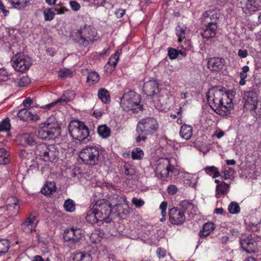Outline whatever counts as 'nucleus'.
<instances>
[{
  "label": "nucleus",
  "mask_w": 261,
  "mask_h": 261,
  "mask_svg": "<svg viewBox=\"0 0 261 261\" xmlns=\"http://www.w3.org/2000/svg\"><path fill=\"white\" fill-rule=\"evenodd\" d=\"M206 96L209 106L221 116L227 115L233 108V91H226L224 88L217 86L210 89Z\"/></svg>",
  "instance_id": "nucleus-1"
},
{
  "label": "nucleus",
  "mask_w": 261,
  "mask_h": 261,
  "mask_svg": "<svg viewBox=\"0 0 261 261\" xmlns=\"http://www.w3.org/2000/svg\"><path fill=\"white\" fill-rule=\"evenodd\" d=\"M60 134V125L54 116H50L45 122L40 124L36 132L37 137L45 141L53 140Z\"/></svg>",
  "instance_id": "nucleus-2"
},
{
  "label": "nucleus",
  "mask_w": 261,
  "mask_h": 261,
  "mask_svg": "<svg viewBox=\"0 0 261 261\" xmlns=\"http://www.w3.org/2000/svg\"><path fill=\"white\" fill-rule=\"evenodd\" d=\"M141 100L139 94L130 90L123 94L120 99V105L124 111L135 113L142 109V106L140 105Z\"/></svg>",
  "instance_id": "nucleus-3"
},
{
  "label": "nucleus",
  "mask_w": 261,
  "mask_h": 261,
  "mask_svg": "<svg viewBox=\"0 0 261 261\" xmlns=\"http://www.w3.org/2000/svg\"><path fill=\"white\" fill-rule=\"evenodd\" d=\"M116 198L119 203H116L113 204L109 201H105L102 199L98 200L94 205V210L97 211V215H99L101 217V220L104 221L108 218L112 212L113 207H114L122 203H125L128 205V202L127 201L125 196L123 195L116 196Z\"/></svg>",
  "instance_id": "nucleus-4"
},
{
  "label": "nucleus",
  "mask_w": 261,
  "mask_h": 261,
  "mask_svg": "<svg viewBox=\"0 0 261 261\" xmlns=\"http://www.w3.org/2000/svg\"><path fill=\"white\" fill-rule=\"evenodd\" d=\"M35 154L44 162H55L57 161L59 152L56 145L41 143L36 147Z\"/></svg>",
  "instance_id": "nucleus-5"
},
{
  "label": "nucleus",
  "mask_w": 261,
  "mask_h": 261,
  "mask_svg": "<svg viewBox=\"0 0 261 261\" xmlns=\"http://www.w3.org/2000/svg\"><path fill=\"white\" fill-rule=\"evenodd\" d=\"M68 130L70 136L74 139L80 141H84L89 136V131L85 123L79 120H73L70 121L68 125Z\"/></svg>",
  "instance_id": "nucleus-6"
},
{
  "label": "nucleus",
  "mask_w": 261,
  "mask_h": 261,
  "mask_svg": "<svg viewBox=\"0 0 261 261\" xmlns=\"http://www.w3.org/2000/svg\"><path fill=\"white\" fill-rule=\"evenodd\" d=\"M80 158L84 164L94 166L98 164L99 158V149L96 146L88 145L80 151Z\"/></svg>",
  "instance_id": "nucleus-7"
},
{
  "label": "nucleus",
  "mask_w": 261,
  "mask_h": 261,
  "mask_svg": "<svg viewBox=\"0 0 261 261\" xmlns=\"http://www.w3.org/2000/svg\"><path fill=\"white\" fill-rule=\"evenodd\" d=\"M96 34L94 28L86 25L76 33V40L79 44L86 46L93 43Z\"/></svg>",
  "instance_id": "nucleus-8"
},
{
  "label": "nucleus",
  "mask_w": 261,
  "mask_h": 261,
  "mask_svg": "<svg viewBox=\"0 0 261 261\" xmlns=\"http://www.w3.org/2000/svg\"><path fill=\"white\" fill-rule=\"evenodd\" d=\"M158 128L159 124L156 119L152 117H146L139 121L136 131L139 135H148L155 132Z\"/></svg>",
  "instance_id": "nucleus-9"
},
{
  "label": "nucleus",
  "mask_w": 261,
  "mask_h": 261,
  "mask_svg": "<svg viewBox=\"0 0 261 261\" xmlns=\"http://www.w3.org/2000/svg\"><path fill=\"white\" fill-rule=\"evenodd\" d=\"M155 171L156 175H160L161 178H163L168 177L170 173L174 175L178 173L177 169L171 164L170 160L168 158L160 160L157 164Z\"/></svg>",
  "instance_id": "nucleus-10"
},
{
  "label": "nucleus",
  "mask_w": 261,
  "mask_h": 261,
  "mask_svg": "<svg viewBox=\"0 0 261 261\" xmlns=\"http://www.w3.org/2000/svg\"><path fill=\"white\" fill-rule=\"evenodd\" d=\"M11 62L14 69L21 72L28 70L32 65L31 59L28 56L21 54L13 56Z\"/></svg>",
  "instance_id": "nucleus-11"
},
{
  "label": "nucleus",
  "mask_w": 261,
  "mask_h": 261,
  "mask_svg": "<svg viewBox=\"0 0 261 261\" xmlns=\"http://www.w3.org/2000/svg\"><path fill=\"white\" fill-rule=\"evenodd\" d=\"M143 91L147 97L158 98L159 94V88L157 81L153 80L146 81L145 79L143 86Z\"/></svg>",
  "instance_id": "nucleus-12"
},
{
  "label": "nucleus",
  "mask_w": 261,
  "mask_h": 261,
  "mask_svg": "<svg viewBox=\"0 0 261 261\" xmlns=\"http://www.w3.org/2000/svg\"><path fill=\"white\" fill-rule=\"evenodd\" d=\"M169 216L170 222L173 225L182 224L186 220L185 212L177 207L169 210Z\"/></svg>",
  "instance_id": "nucleus-13"
},
{
  "label": "nucleus",
  "mask_w": 261,
  "mask_h": 261,
  "mask_svg": "<svg viewBox=\"0 0 261 261\" xmlns=\"http://www.w3.org/2000/svg\"><path fill=\"white\" fill-rule=\"evenodd\" d=\"M82 231L79 228L71 227L64 231V239L72 244L77 243L82 237Z\"/></svg>",
  "instance_id": "nucleus-14"
},
{
  "label": "nucleus",
  "mask_w": 261,
  "mask_h": 261,
  "mask_svg": "<svg viewBox=\"0 0 261 261\" xmlns=\"http://www.w3.org/2000/svg\"><path fill=\"white\" fill-rule=\"evenodd\" d=\"M242 249L248 253H255L257 251V243L254 236L251 235L241 240Z\"/></svg>",
  "instance_id": "nucleus-15"
},
{
  "label": "nucleus",
  "mask_w": 261,
  "mask_h": 261,
  "mask_svg": "<svg viewBox=\"0 0 261 261\" xmlns=\"http://www.w3.org/2000/svg\"><path fill=\"white\" fill-rule=\"evenodd\" d=\"M18 139L19 140V144L24 147L30 146L32 147L33 151L35 153V150L36 147L39 145V143H38L36 141L35 136L32 134H23L20 135Z\"/></svg>",
  "instance_id": "nucleus-16"
},
{
  "label": "nucleus",
  "mask_w": 261,
  "mask_h": 261,
  "mask_svg": "<svg viewBox=\"0 0 261 261\" xmlns=\"http://www.w3.org/2000/svg\"><path fill=\"white\" fill-rule=\"evenodd\" d=\"M220 13L218 10H210L203 14L204 25H217Z\"/></svg>",
  "instance_id": "nucleus-17"
},
{
  "label": "nucleus",
  "mask_w": 261,
  "mask_h": 261,
  "mask_svg": "<svg viewBox=\"0 0 261 261\" xmlns=\"http://www.w3.org/2000/svg\"><path fill=\"white\" fill-rule=\"evenodd\" d=\"M225 60L222 58L214 57L208 59V68L213 71H219L223 68Z\"/></svg>",
  "instance_id": "nucleus-18"
},
{
  "label": "nucleus",
  "mask_w": 261,
  "mask_h": 261,
  "mask_svg": "<svg viewBox=\"0 0 261 261\" xmlns=\"http://www.w3.org/2000/svg\"><path fill=\"white\" fill-rule=\"evenodd\" d=\"M243 99L244 106L249 109L258 101L257 94L252 90L245 92Z\"/></svg>",
  "instance_id": "nucleus-19"
},
{
  "label": "nucleus",
  "mask_w": 261,
  "mask_h": 261,
  "mask_svg": "<svg viewBox=\"0 0 261 261\" xmlns=\"http://www.w3.org/2000/svg\"><path fill=\"white\" fill-rule=\"evenodd\" d=\"M35 221V217L34 216L28 217L21 224V229L25 233H31L32 231H34L36 228L37 224Z\"/></svg>",
  "instance_id": "nucleus-20"
},
{
  "label": "nucleus",
  "mask_w": 261,
  "mask_h": 261,
  "mask_svg": "<svg viewBox=\"0 0 261 261\" xmlns=\"http://www.w3.org/2000/svg\"><path fill=\"white\" fill-rule=\"evenodd\" d=\"M17 116L20 120L26 121L29 120L38 119V115L35 113L29 111L28 109L24 108L20 110L17 113Z\"/></svg>",
  "instance_id": "nucleus-21"
},
{
  "label": "nucleus",
  "mask_w": 261,
  "mask_h": 261,
  "mask_svg": "<svg viewBox=\"0 0 261 261\" xmlns=\"http://www.w3.org/2000/svg\"><path fill=\"white\" fill-rule=\"evenodd\" d=\"M205 28L201 33L203 38L208 39L213 38L216 35V31L218 28L217 25H204Z\"/></svg>",
  "instance_id": "nucleus-22"
},
{
  "label": "nucleus",
  "mask_w": 261,
  "mask_h": 261,
  "mask_svg": "<svg viewBox=\"0 0 261 261\" xmlns=\"http://www.w3.org/2000/svg\"><path fill=\"white\" fill-rule=\"evenodd\" d=\"M179 205L183 209V211L187 212L188 214L194 215L196 212L197 207L191 200H182L180 202Z\"/></svg>",
  "instance_id": "nucleus-23"
},
{
  "label": "nucleus",
  "mask_w": 261,
  "mask_h": 261,
  "mask_svg": "<svg viewBox=\"0 0 261 261\" xmlns=\"http://www.w3.org/2000/svg\"><path fill=\"white\" fill-rule=\"evenodd\" d=\"M14 8L21 10L31 5V0H7Z\"/></svg>",
  "instance_id": "nucleus-24"
},
{
  "label": "nucleus",
  "mask_w": 261,
  "mask_h": 261,
  "mask_svg": "<svg viewBox=\"0 0 261 261\" xmlns=\"http://www.w3.org/2000/svg\"><path fill=\"white\" fill-rule=\"evenodd\" d=\"M75 94L72 90H67L64 92L62 96L57 99V101L62 106L66 105L68 101L73 100Z\"/></svg>",
  "instance_id": "nucleus-25"
},
{
  "label": "nucleus",
  "mask_w": 261,
  "mask_h": 261,
  "mask_svg": "<svg viewBox=\"0 0 261 261\" xmlns=\"http://www.w3.org/2000/svg\"><path fill=\"white\" fill-rule=\"evenodd\" d=\"M229 189V185L224 181H221L216 187V197L218 198L221 196L227 194Z\"/></svg>",
  "instance_id": "nucleus-26"
},
{
  "label": "nucleus",
  "mask_w": 261,
  "mask_h": 261,
  "mask_svg": "<svg viewBox=\"0 0 261 261\" xmlns=\"http://www.w3.org/2000/svg\"><path fill=\"white\" fill-rule=\"evenodd\" d=\"M9 200L12 202L7 204V209L8 211L12 212L11 216H16L18 214L19 210L18 200L15 197H12Z\"/></svg>",
  "instance_id": "nucleus-27"
},
{
  "label": "nucleus",
  "mask_w": 261,
  "mask_h": 261,
  "mask_svg": "<svg viewBox=\"0 0 261 261\" xmlns=\"http://www.w3.org/2000/svg\"><path fill=\"white\" fill-rule=\"evenodd\" d=\"M86 219L88 223L92 224L103 221L101 220V217L99 215H97V212L95 210H94V207L92 210L88 212Z\"/></svg>",
  "instance_id": "nucleus-28"
},
{
  "label": "nucleus",
  "mask_w": 261,
  "mask_h": 261,
  "mask_svg": "<svg viewBox=\"0 0 261 261\" xmlns=\"http://www.w3.org/2000/svg\"><path fill=\"white\" fill-rule=\"evenodd\" d=\"M215 224L212 222H207L204 224L202 229L199 232V235L201 238L208 236L215 229Z\"/></svg>",
  "instance_id": "nucleus-29"
},
{
  "label": "nucleus",
  "mask_w": 261,
  "mask_h": 261,
  "mask_svg": "<svg viewBox=\"0 0 261 261\" xmlns=\"http://www.w3.org/2000/svg\"><path fill=\"white\" fill-rule=\"evenodd\" d=\"M193 128L191 125L184 124L181 126L179 134L181 138L188 140L192 135Z\"/></svg>",
  "instance_id": "nucleus-30"
},
{
  "label": "nucleus",
  "mask_w": 261,
  "mask_h": 261,
  "mask_svg": "<svg viewBox=\"0 0 261 261\" xmlns=\"http://www.w3.org/2000/svg\"><path fill=\"white\" fill-rule=\"evenodd\" d=\"M176 34L178 37V42H181L185 38L187 33V27L182 23H178L175 29Z\"/></svg>",
  "instance_id": "nucleus-31"
},
{
  "label": "nucleus",
  "mask_w": 261,
  "mask_h": 261,
  "mask_svg": "<svg viewBox=\"0 0 261 261\" xmlns=\"http://www.w3.org/2000/svg\"><path fill=\"white\" fill-rule=\"evenodd\" d=\"M235 173L236 171L233 168L224 166L223 170L222 171V177L225 180H233L234 178Z\"/></svg>",
  "instance_id": "nucleus-32"
},
{
  "label": "nucleus",
  "mask_w": 261,
  "mask_h": 261,
  "mask_svg": "<svg viewBox=\"0 0 261 261\" xmlns=\"http://www.w3.org/2000/svg\"><path fill=\"white\" fill-rule=\"evenodd\" d=\"M246 8L250 12H255L261 8V0H248Z\"/></svg>",
  "instance_id": "nucleus-33"
},
{
  "label": "nucleus",
  "mask_w": 261,
  "mask_h": 261,
  "mask_svg": "<svg viewBox=\"0 0 261 261\" xmlns=\"http://www.w3.org/2000/svg\"><path fill=\"white\" fill-rule=\"evenodd\" d=\"M203 170L207 175L212 176L213 178L221 176V173L219 169L214 166H207L203 168Z\"/></svg>",
  "instance_id": "nucleus-34"
},
{
  "label": "nucleus",
  "mask_w": 261,
  "mask_h": 261,
  "mask_svg": "<svg viewBox=\"0 0 261 261\" xmlns=\"http://www.w3.org/2000/svg\"><path fill=\"white\" fill-rule=\"evenodd\" d=\"M97 95L98 98L105 103H109L110 96L108 90L103 88H100L98 91Z\"/></svg>",
  "instance_id": "nucleus-35"
},
{
  "label": "nucleus",
  "mask_w": 261,
  "mask_h": 261,
  "mask_svg": "<svg viewBox=\"0 0 261 261\" xmlns=\"http://www.w3.org/2000/svg\"><path fill=\"white\" fill-rule=\"evenodd\" d=\"M56 185L55 182L50 181L47 182L45 186L41 189V192L44 195L50 194L52 192L55 191Z\"/></svg>",
  "instance_id": "nucleus-36"
},
{
  "label": "nucleus",
  "mask_w": 261,
  "mask_h": 261,
  "mask_svg": "<svg viewBox=\"0 0 261 261\" xmlns=\"http://www.w3.org/2000/svg\"><path fill=\"white\" fill-rule=\"evenodd\" d=\"M254 218L252 217L250 221L246 222V228L248 230L256 231L259 229V221H255Z\"/></svg>",
  "instance_id": "nucleus-37"
},
{
  "label": "nucleus",
  "mask_w": 261,
  "mask_h": 261,
  "mask_svg": "<svg viewBox=\"0 0 261 261\" xmlns=\"http://www.w3.org/2000/svg\"><path fill=\"white\" fill-rule=\"evenodd\" d=\"M97 132L103 138H107L111 135V129L106 125H100L97 129Z\"/></svg>",
  "instance_id": "nucleus-38"
},
{
  "label": "nucleus",
  "mask_w": 261,
  "mask_h": 261,
  "mask_svg": "<svg viewBox=\"0 0 261 261\" xmlns=\"http://www.w3.org/2000/svg\"><path fill=\"white\" fill-rule=\"evenodd\" d=\"M99 80V76L95 71L90 72L88 73L87 81L91 84L97 83Z\"/></svg>",
  "instance_id": "nucleus-39"
},
{
  "label": "nucleus",
  "mask_w": 261,
  "mask_h": 261,
  "mask_svg": "<svg viewBox=\"0 0 261 261\" xmlns=\"http://www.w3.org/2000/svg\"><path fill=\"white\" fill-rule=\"evenodd\" d=\"M8 154L6 149L0 148V164L6 165L9 163Z\"/></svg>",
  "instance_id": "nucleus-40"
},
{
  "label": "nucleus",
  "mask_w": 261,
  "mask_h": 261,
  "mask_svg": "<svg viewBox=\"0 0 261 261\" xmlns=\"http://www.w3.org/2000/svg\"><path fill=\"white\" fill-rule=\"evenodd\" d=\"M64 207L66 212H73L75 210V204L73 200L68 199L65 200Z\"/></svg>",
  "instance_id": "nucleus-41"
},
{
  "label": "nucleus",
  "mask_w": 261,
  "mask_h": 261,
  "mask_svg": "<svg viewBox=\"0 0 261 261\" xmlns=\"http://www.w3.org/2000/svg\"><path fill=\"white\" fill-rule=\"evenodd\" d=\"M144 155L143 150L140 148H134L132 152V158L133 160H140Z\"/></svg>",
  "instance_id": "nucleus-42"
},
{
  "label": "nucleus",
  "mask_w": 261,
  "mask_h": 261,
  "mask_svg": "<svg viewBox=\"0 0 261 261\" xmlns=\"http://www.w3.org/2000/svg\"><path fill=\"white\" fill-rule=\"evenodd\" d=\"M228 210L230 214H237L240 212V207L237 202L233 201L229 204Z\"/></svg>",
  "instance_id": "nucleus-43"
},
{
  "label": "nucleus",
  "mask_w": 261,
  "mask_h": 261,
  "mask_svg": "<svg viewBox=\"0 0 261 261\" xmlns=\"http://www.w3.org/2000/svg\"><path fill=\"white\" fill-rule=\"evenodd\" d=\"M10 120L7 118L0 122V132L8 131L10 129Z\"/></svg>",
  "instance_id": "nucleus-44"
},
{
  "label": "nucleus",
  "mask_w": 261,
  "mask_h": 261,
  "mask_svg": "<svg viewBox=\"0 0 261 261\" xmlns=\"http://www.w3.org/2000/svg\"><path fill=\"white\" fill-rule=\"evenodd\" d=\"M30 82V79L28 76H23L18 81H15V84L16 86L21 87L28 86Z\"/></svg>",
  "instance_id": "nucleus-45"
},
{
  "label": "nucleus",
  "mask_w": 261,
  "mask_h": 261,
  "mask_svg": "<svg viewBox=\"0 0 261 261\" xmlns=\"http://www.w3.org/2000/svg\"><path fill=\"white\" fill-rule=\"evenodd\" d=\"M43 14L46 21H50L54 19L55 13L51 8H48L44 10Z\"/></svg>",
  "instance_id": "nucleus-46"
},
{
  "label": "nucleus",
  "mask_w": 261,
  "mask_h": 261,
  "mask_svg": "<svg viewBox=\"0 0 261 261\" xmlns=\"http://www.w3.org/2000/svg\"><path fill=\"white\" fill-rule=\"evenodd\" d=\"M120 54V51L117 50L114 55H112L110 57L108 63L115 67L117 64Z\"/></svg>",
  "instance_id": "nucleus-47"
},
{
  "label": "nucleus",
  "mask_w": 261,
  "mask_h": 261,
  "mask_svg": "<svg viewBox=\"0 0 261 261\" xmlns=\"http://www.w3.org/2000/svg\"><path fill=\"white\" fill-rule=\"evenodd\" d=\"M9 248V243L7 240H0V253H5Z\"/></svg>",
  "instance_id": "nucleus-48"
},
{
  "label": "nucleus",
  "mask_w": 261,
  "mask_h": 261,
  "mask_svg": "<svg viewBox=\"0 0 261 261\" xmlns=\"http://www.w3.org/2000/svg\"><path fill=\"white\" fill-rule=\"evenodd\" d=\"M84 1H87L89 3V5L91 6H94L95 7H99L102 6L106 3V0H83Z\"/></svg>",
  "instance_id": "nucleus-49"
},
{
  "label": "nucleus",
  "mask_w": 261,
  "mask_h": 261,
  "mask_svg": "<svg viewBox=\"0 0 261 261\" xmlns=\"http://www.w3.org/2000/svg\"><path fill=\"white\" fill-rule=\"evenodd\" d=\"M71 75V71L67 68L61 69L59 72V76L60 77H70Z\"/></svg>",
  "instance_id": "nucleus-50"
},
{
  "label": "nucleus",
  "mask_w": 261,
  "mask_h": 261,
  "mask_svg": "<svg viewBox=\"0 0 261 261\" xmlns=\"http://www.w3.org/2000/svg\"><path fill=\"white\" fill-rule=\"evenodd\" d=\"M250 110H254L257 115L261 116V102L258 101L255 103L253 106L250 108Z\"/></svg>",
  "instance_id": "nucleus-51"
},
{
  "label": "nucleus",
  "mask_w": 261,
  "mask_h": 261,
  "mask_svg": "<svg viewBox=\"0 0 261 261\" xmlns=\"http://www.w3.org/2000/svg\"><path fill=\"white\" fill-rule=\"evenodd\" d=\"M179 51L176 49L173 48H170L168 50V56L170 59H176L178 55Z\"/></svg>",
  "instance_id": "nucleus-52"
},
{
  "label": "nucleus",
  "mask_w": 261,
  "mask_h": 261,
  "mask_svg": "<svg viewBox=\"0 0 261 261\" xmlns=\"http://www.w3.org/2000/svg\"><path fill=\"white\" fill-rule=\"evenodd\" d=\"M8 79V72L4 68L0 69V82L6 81Z\"/></svg>",
  "instance_id": "nucleus-53"
},
{
  "label": "nucleus",
  "mask_w": 261,
  "mask_h": 261,
  "mask_svg": "<svg viewBox=\"0 0 261 261\" xmlns=\"http://www.w3.org/2000/svg\"><path fill=\"white\" fill-rule=\"evenodd\" d=\"M132 201L133 204H134L137 208L141 207L145 203L144 201L143 200L141 199H138L136 197L133 198Z\"/></svg>",
  "instance_id": "nucleus-54"
},
{
  "label": "nucleus",
  "mask_w": 261,
  "mask_h": 261,
  "mask_svg": "<svg viewBox=\"0 0 261 261\" xmlns=\"http://www.w3.org/2000/svg\"><path fill=\"white\" fill-rule=\"evenodd\" d=\"M167 207V202L166 201H163L160 205V208L161 210V215L163 217H165L166 215Z\"/></svg>",
  "instance_id": "nucleus-55"
},
{
  "label": "nucleus",
  "mask_w": 261,
  "mask_h": 261,
  "mask_svg": "<svg viewBox=\"0 0 261 261\" xmlns=\"http://www.w3.org/2000/svg\"><path fill=\"white\" fill-rule=\"evenodd\" d=\"M70 6L72 10L77 11L80 9V5L75 1H72L69 3Z\"/></svg>",
  "instance_id": "nucleus-56"
},
{
  "label": "nucleus",
  "mask_w": 261,
  "mask_h": 261,
  "mask_svg": "<svg viewBox=\"0 0 261 261\" xmlns=\"http://www.w3.org/2000/svg\"><path fill=\"white\" fill-rule=\"evenodd\" d=\"M167 191L170 195H174L177 191V188L176 186L171 185L168 186Z\"/></svg>",
  "instance_id": "nucleus-57"
},
{
  "label": "nucleus",
  "mask_w": 261,
  "mask_h": 261,
  "mask_svg": "<svg viewBox=\"0 0 261 261\" xmlns=\"http://www.w3.org/2000/svg\"><path fill=\"white\" fill-rule=\"evenodd\" d=\"M84 252H79L75 253L73 257V261H82L83 257Z\"/></svg>",
  "instance_id": "nucleus-58"
},
{
  "label": "nucleus",
  "mask_w": 261,
  "mask_h": 261,
  "mask_svg": "<svg viewBox=\"0 0 261 261\" xmlns=\"http://www.w3.org/2000/svg\"><path fill=\"white\" fill-rule=\"evenodd\" d=\"M156 253L159 258H164L166 255V251L165 250L159 248L156 250Z\"/></svg>",
  "instance_id": "nucleus-59"
},
{
  "label": "nucleus",
  "mask_w": 261,
  "mask_h": 261,
  "mask_svg": "<svg viewBox=\"0 0 261 261\" xmlns=\"http://www.w3.org/2000/svg\"><path fill=\"white\" fill-rule=\"evenodd\" d=\"M58 104H60L59 102L58 101H57V99L55 100L54 101L49 103V104H47V105H44V106H43L41 107L43 109H50L51 108H52L53 107H54V106H56Z\"/></svg>",
  "instance_id": "nucleus-60"
},
{
  "label": "nucleus",
  "mask_w": 261,
  "mask_h": 261,
  "mask_svg": "<svg viewBox=\"0 0 261 261\" xmlns=\"http://www.w3.org/2000/svg\"><path fill=\"white\" fill-rule=\"evenodd\" d=\"M115 68V67H114V66L111 65L108 63H107V64L105 66V71L107 73H112Z\"/></svg>",
  "instance_id": "nucleus-61"
},
{
  "label": "nucleus",
  "mask_w": 261,
  "mask_h": 261,
  "mask_svg": "<svg viewBox=\"0 0 261 261\" xmlns=\"http://www.w3.org/2000/svg\"><path fill=\"white\" fill-rule=\"evenodd\" d=\"M125 12V10L119 9L115 11V14L117 18H121L124 15Z\"/></svg>",
  "instance_id": "nucleus-62"
},
{
  "label": "nucleus",
  "mask_w": 261,
  "mask_h": 261,
  "mask_svg": "<svg viewBox=\"0 0 261 261\" xmlns=\"http://www.w3.org/2000/svg\"><path fill=\"white\" fill-rule=\"evenodd\" d=\"M29 155V153L24 149L20 150L19 153V155L21 159L28 158Z\"/></svg>",
  "instance_id": "nucleus-63"
},
{
  "label": "nucleus",
  "mask_w": 261,
  "mask_h": 261,
  "mask_svg": "<svg viewBox=\"0 0 261 261\" xmlns=\"http://www.w3.org/2000/svg\"><path fill=\"white\" fill-rule=\"evenodd\" d=\"M32 102H33V101L31 99V98L30 97H28L23 100V106L27 109V108L30 107L31 106Z\"/></svg>",
  "instance_id": "nucleus-64"
}]
</instances>
